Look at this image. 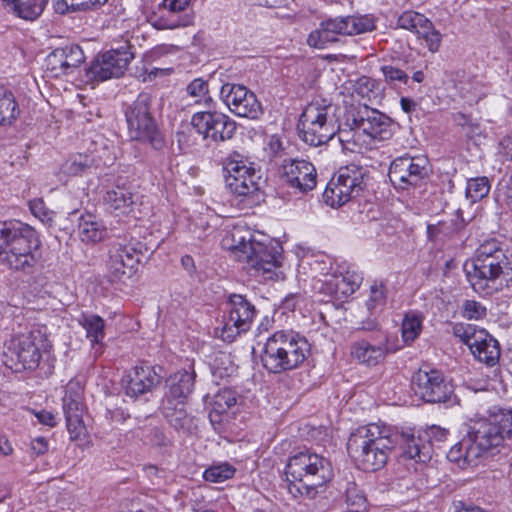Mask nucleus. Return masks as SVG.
<instances>
[{"label":"nucleus","instance_id":"f257e3e1","mask_svg":"<svg viewBox=\"0 0 512 512\" xmlns=\"http://www.w3.org/2000/svg\"><path fill=\"white\" fill-rule=\"evenodd\" d=\"M399 446L400 461L423 464L430 460V446L416 437L413 429L393 430L385 424L370 423L352 432L348 438L347 451L358 468L377 471L383 468Z\"/></svg>","mask_w":512,"mask_h":512},{"label":"nucleus","instance_id":"f03ea898","mask_svg":"<svg viewBox=\"0 0 512 512\" xmlns=\"http://www.w3.org/2000/svg\"><path fill=\"white\" fill-rule=\"evenodd\" d=\"M512 444V410H500L468 425L462 438L451 447L447 458L461 468L474 466L499 447Z\"/></svg>","mask_w":512,"mask_h":512},{"label":"nucleus","instance_id":"7ed1b4c3","mask_svg":"<svg viewBox=\"0 0 512 512\" xmlns=\"http://www.w3.org/2000/svg\"><path fill=\"white\" fill-rule=\"evenodd\" d=\"M224 245L243 269L253 277L277 280L282 272L283 254L280 242L261 231H251L248 226H233Z\"/></svg>","mask_w":512,"mask_h":512},{"label":"nucleus","instance_id":"20e7f679","mask_svg":"<svg viewBox=\"0 0 512 512\" xmlns=\"http://www.w3.org/2000/svg\"><path fill=\"white\" fill-rule=\"evenodd\" d=\"M286 476L296 483H289L288 490L294 496L313 499L322 487L333 477L329 460L311 451L304 450L292 455L286 465Z\"/></svg>","mask_w":512,"mask_h":512},{"label":"nucleus","instance_id":"39448f33","mask_svg":"<svg viewBox=\"0 0 512 512\" xmlns=\"http://www.w3.org/2000/svg\"><path fill=\"white\" fill-rule=\"evenodd\" d=\"M309 351L305 338L293 331L279 330L267 338L261 360L268 372L279 374L299 367Z\"/></svg>","mask_w":512,"mask_h":512},{"label":"nucleus","instance_id":"423d86ee","mask_svg":"<svg viewBox=\"0 0 512 512\" xmlns=\"http://www.w3.org/2000/svg\"><path fill=\"white\" fill-rule=\"evenodd\" d=\"M40 241L32 226H0V263L31 271L38 261Z\"/></svg>","mask_w":512,"mask_h":512},{"label":"nucleus","instance_id":"0eeeda50","mask_svg":"<svg viewBox=\"0 0 512 512\" xmlns=\"http://www.w3.org/2000/svg\"><path fill=\"white\" fill-rule=\"evenodd\" d=\"M154 97L141 92L125 109V118L129 137L132 140L148 143L155 150L163 148L165 141L159 128L156 112L153 108Z\"/></svg>","mask_w":512,"mask_h":512},{"label":"nucleus","instance_id":"6e6552de","mask_svg":"<svg viewBox=\"0 0 512 512\" xmlns=\"http://www.w3.org/2000/svg\"><path fill=\"white\" fill-rule=\"evenodd\" d=\"M49 346L46 333L40 328L19 334L10 340L4 353L6 365L19 372L36 369L42 352L47 351Z\"/></svg>","mask_w":512,"mask_h":512},{"label":"nucleus","instance_id":"1a4fd4ad","mask_svg":"<svg viewBox=\"0 0 512 512\" xmlns=\"http://www.w3.org/2000/svg\"><path fill=\"white\" fill-rule=\"evenodd\" d=\"M300 138L308 145L318 147L334 138L337 123L331 106L311 103L305 107L297 125Z\"/></svg>","mask_w":512,"mask_h":512},{"label":"nucleus","instance_id":"9d476101","mask_svg":"<svg viewBox=\"0 0 512 512\" xmlns=\"http://www.w3.org/2000/svg\"><path fill=\"white\" fill-rule=\"evenodd\" d=\"M223 173L230 193L238 197L258 198L261 177L247 157L233 151L223 161Z\"/></svg>","mask_w":512,"mask_h":512},{"label":"nucleus","instance_id":"9b49d317","mask_svg":"<svg viewBox=\"0 0 512 512\" xmlns=\"http://www.w3.org/2000/svg\"><path fill=\"white\" fill-rule=\"evenodd\" d=\"M509 260L505 253H498L492 257L474 258L473 271L467 272V278L473 290L484 296L492 295L503 288L501 277L506 274Z\"/></svg>","mask_w":512,"mask_h":512},{"label":"nucleus","instance_id":"f8f14e48","mask_svg":"<svg viewBox=\"0 0 512 512\" xmlns=\"http://www.w3.org/2000/svg\"><path fill=\"white\" fill-rule=\"evenodd\" d=\"M412 389L427 403H446L453 406L459 403L453 385L437 369L421 367L412 377Z\"/></svg>","mask_w":512,"mask_h":512},{"label":"nucleus","instance_id":"ddd939ff","mask_svg":"<svg viewBox=\"0 0 512 512\" xmlns=\"http://www.w3.org/2000/svg\"><path fill=\"white\" fill-rule=\"evenodd\" d=\"M431 173L432 169L427 157L405 154L391 162L388 175L396 188L408 189L426 182Z\"/></svg>","mask_w":512,"mask_h":512},{"label":"nucleus","instance_id":"4468645a","mask_svg":"<svg viewBox=\"0 0 512 512\" xmlns=\"http://www.w3.org/2000/svg\"><path fill=\"white\" fill-rule=\"evenodd\" d=\"M346 125L359 129L371 139L385 141L392 137L394 123L390 117L367 105L347 113Z\"/></svg>","mask_w":512,"mask_h":512},{"label":"nucleus","instance_id":"2eb2a0df","mask_svg":"<svg viewBox=\"0 0 512 512\" xmlns=\"http://www.w3.org/2000/svg\"><path fill=\"white\" fill-rule=\"evenodd\" d=\"M455 336L459 337L471 350L472 354L488 366H494L500 358L498 341L484 329L473 325H456Z\"/></svg>","mask_w":512,"mask_h":512},{"label":"nucleus","instance_id":"dca6fc26","mask_svg":"<svg viewBox=\"0 0 512 512\" xmlns=\"http://www.w3.org/2000/svg\"><path fill=\"white\" fill-rule=\"evenodd\" d=\"M220 98L239 117L258 119L263 112L256 95L242 84L224 83L220 89Z\"/></svg>","mask_w":512,"mask_h":512},{"label":"nucleus","instance_id":"f3484780","mask_svg":"<svg viewBox=\"0 0 512 512\" xmlns=\"http://www.w3.org/2000/svg\"><path fill=\"white\" fill-rule=\"evenodd\" d=\"M134 58L130 46L111 49L100 55L88 68L87 77L91 80L105 81L122 76Z\"/></svg>","mask_w":512,"mask_h":512},{"label":"nucleus","instance_id":"a211bd4d","mask_svg":"<svg viewBox=\"0 0 512 512\" xmlns=\"http://www.w3.org/2000/svg\"><path fill=\"white\" fill-rule=\"evenodd\" d=\"M229 315L222 328L221 337L233 341L241 333L247 332L256 315L255 306L241 294L229 296Z\"/></svg>","mask_w":512,"mask_h":512},{"label":"nucleus","instance_id":"6ab92c4d","mask_svg":"<svg viewBox=\"0 0 512 512\" xmlns=\"http://www.w3.org/2000/svg\"><path fill=\"white\" fill-rule=\"evenodd\" d=\"M191 124L204 139L214 142L229 140L236 131V123L229 116L216 111L195 113Z\"/></svg>","mask_w":512,"mask_h":512},{"label":"nucleus","instance_id":"aec40b11","mask_svg":"<svg viewBox=\"0 0 512 512\" xmlns=\"http://www.w3.org/2000/svg\"><path fill=\"white\" fill-rule=\"evenodd\" d=\"M140 254L132 245H115L109 252L110 281L125 282L137 271Z\"/></svg>","mask_w":512,"mask_h":512},{"label":"nucleus","instance_id":"412c9836","mask_svg":"<svg viewBox=\"0 0 512 512\" xmlns=\"http://www.w3.org/2000/svg\"><path fill=\"white\" fill-rule=\"evenodd\" d=\"M84 61L82 48L77 44H69L49 53L45 59V67L53 77H60L74 73Z\"/></svg>","mask_w":512,"mask_h":512},{"label":"nucleus","instance_id":"4be33fe9","mask_svg":"<svg viewBox=\"0 0 512 512\" xmlns=\"http://www.w3.org/2000/svg\"><path fill=\"white\" fill-rule=\"evenodd\" d=\"M389 352L388 335L381 331L359 339L351 345L352 357L367 366L378 365Z\"/></svg>","mask_w":512,"mask_h":512},{"label":"nucleus","instance_id":"5701e85b","mask_svg":"<svg viewBox=\"0 0 512 512\" xmlns=\"http://www.w3.org/2000/svg\"><path fill=\"white\" fill-rule=\"evenodd\" d=\"M161 381V376L154 367L148 365L136 366L124 380L125 394L131 398L152 391Z\"/></svg>","mask_w":512,"mask_h":512},{"label":"nucleus","instance_id":"b1692460","mask_svg":"<svg viewBox=\"0 0 512 512\" xmlns=\"http://www.w3.org/2000/svg\"><path fill=\"white\" fill-rule=\"evenodd\" d=\"M287 182L301 192H307L316 187L317 173L312 163L306 160L293 159L283 165Z\"/></svg>","mask_w":512,"mask_h":512},{"label":"nucleus","instance_id":"393cba45","mask_svg":"<svg viewBox=\"0 0 512 512\" xmlns=\"http://www.w3.org/2000/svg\"><path fill=\"white\" fill-rule=\"evenodd\" d=\"M366 175L363 169L356 165H349L340 168L336 177L332 181L347 194L350 200L360 195L366 187Z\"/></svg>","mask_w":512,"mask_h":512},{"label":"nucleus","instance_id":"a878e982","mask_svg":"<svg viewBox=\"0 0 512 512\" xmlns=\"http://www.w3.org/2000/svg\"><path fill=\"white\" fill-rule=\"evenodd\" d=\"M377 18L372 14L348 15L336 17L335 22L330 23L332 29H338L342 35H358L372 32L376 29Z\"/></svg>","mask_w":512,"mask_h":512},{"label":"nucleus","instance_id":"bb28decb","mask_svg":"<svg viewBox=\"0 0 512 512\" xmlns=\"http://www.w3.org/2000/svg\"><path fill=\"white\" fill-rule=\"evenodd\" d=\"M194 372L185 370L177 371L169 376L166 380L167 392L163 400L186 402L187 398L193 391L194 387Z\"/></svg>","mask_w":512,"mask_h":512},{"label":"nucleus","instance_id":"cd10ccee","mask_svg":"<svg viewBox=\"0 0 512 512\" xmlns=\"http://www.w3.org/2000/svg\"><path fill=\"white\" fill-rule=\"evenodd\" d=\"M162 413L177 430H189L192 426L193 418L187 413L185 402L163 400Z\"/></svg>","mask_w":512,"mask_h":512},{"label":"nucleus","instance_id":"c85d7f7f","mask_svg":"<svg viewBox=\"0 0 512 512\" xmlns=\"http://www.w3.org/2000/svg\"><path fill=\"white\" fill-rule=\"evenodd\" d=\"M237 403L236 393L231 389H222L216 393L210 403L209 418L212 423H220L222 416Z\"/></svg>","mask_w":512,"mask_h":512},{"label":"nucleus","instance_id":"c756f323","mask_svg":"<svg viewBox=\"0 0 512 512\" xmlns=\"http://www.w3.org/2000/svg\"><path fill=\"white\" fill-rule=\"evenodd\" d=\"M105 203L110 209L117 212V215L129 213L134 204V194L129 188L117 186L115 189L107 191Z\"/></svg>","mask_w":512,"mask_h":512},{"label":"nucleus","instance_id":"7c9ffc66","mask_svg":"<svg viewBox=\"0 0 512 512\" xmlns=\"http://www.w3.org/2000/svg\"><path fill=\"white\" fill-rule=\"evenodd\" d=\"M79 324L85 329L92 345L99 344L105 337V321L96 314H82Z\"/></svg>","mask_w":512,"mask_h":512},{"label":"nucleus","instance_id":"2f4dec72","mask_svg":"<svg viewBox=\"0 0 512 512\" xmlns=\"http://www.w3.org/2000/svg\"><path fill=\"white\" fill-rule=\"evenodd\" d=\"M335 22V18L328 19L321 23L319 30L313 31L309 34L307 43L311 47L323 49L327 44L337 40L336 35H341L338 29H332L330 23Z\"/></svg>","mask_w":512,"mask_h":512},{"label":"nucleus","instance_id":"473e14b6","mask_svg":"<svg viewBox=\"0 0 512 512\" xmlns=\"http://www.w3.org/2000/svg\"><path fill=\"white\" fill-rule=\"evenodd\" d=\"M15 13L25 20H35L43 12L48 0H11Z\"/></svg>","mask_w":512,"mask_h":512},{"label":"nucleus","instance_id":"72a5a7b5","mask_svg":"<svg viewBox=\"0 0 512 512\" xmlns=\"http://www.w3.org/2000/svg\"><path fill=\"white\" fill-rule=\"evenodd\" d=\"M19 113L17 102L11 91L0 86V125L10 124Z\"/></svg>","mask_w":512,"mask_h":512},{"label":"nucleus","instance_id":"f704fd0d","mask_svg":"<svg viewBox=\"0 0 512 512\" xmlns=\"http://www.w3.org/2000/svg\"><path fill=\"white\" fill-rule=\"evenodd\" d=\"M63 412L65 416L83 414L82 397L77 382H70L67 385L63 397Z\"/></svg>","mask_w":512,"mask_h":512},{"label":"nucleus","instance_id":"c9c22d12","mask_svg":"<svg viewBox=\"0 0 512 512\" xmlns=\"http://www.w3.org/2000/svg\"><path fill=\"white\" fill-rule=\"evenodd\" d=\"M187 94L193 99L195 104L211 107L213 102L209 95V84L203 78H195L186 87Z\"/></svg>","mask_w":512,"mask_h":512},{"label":"nucleus","instance_id":"e433bc0d","mask_svg":"<svg viewBox=\"0 0 512 512\" xmlns=\"http://www.w3.org/2000/svg\"><path fill=\"white\" fill-rule=\"evenodd\" d=\"M423 317L420 314L409 312L402 322V338L404 342H413L422 331Z\"/></svg>","mask_w":512,"mask_h":512},{"label":"nucleus","instance_id":"4c0bfd02","mask_svg":"<svg viewBox=\"0 0 512 512\" xmlns=\"http://www.w3.org/2000/svg\"><path fill=\"white\" fill-rule=\"evenodd\" d=\"M490 191L489 179L485 176L468 179L466 197L472 203L482 200Z\"/></svg>","mask_w":512,"mask_h":512},{"label":"nucleus","instance_id":"58836bf2","mask_svg":"<svg viewBox=\"0 0 512 512\" xmlns=\"http://www.w3.org/2000/svg\"><path fill=\"white\" fill-rule=\"evenodd\" d=\"M235 468L228 463H220L212 465L207 468L203 473V478L212 483H221L230 478L235 474Z\"/></svg>","mask_w":512,"mask_h":512},{"label":"nucleus","instance_id":"ea45409f","mask_svg":"<svg viewBox=\"0 0 512 512\" xmlns=\"http://www.w3.org/2000/svg\"><path fill=\"white\" fill-rule=\"evenodd\" d=\"M193 15L185 14L183 16H176L171 13L169 16H161L153 23L154 27L159 30L176 29L179 27H187L193 23Z\"/></svg>","mask_w":512,"mask_h":512},{"label":"nucleus","instance_id":"a19ab883","mask_svg":"<svg viewBox=\"0 0 512 512\" xmlns=\"http://www.w3.org/2000/svg\"><path fill=\"white\" fill-rule=\"evenodd\" d=\"M91 159L87 155L78 154L62 165V171L69 176L82 175L90 168Z\"/></svg>","mask_w":512,"mask_h":512},{"label":"nucleus","instance_id":"79ce46f5","mask_svg":"<svg viewBox=\"0 0 512 512\" xmlns=\"http://www.w3.org/2000/svg\"><path fill=\"white\" fill-rule=\"evenodd\" d=\"M71 233H76L82 242L95 244L106 236L105 226H77Z\"/></svg>","mask_w":512,"mask_h":512},{"label":"nucleus","instance_id":"37998d69","mask_svg":"<svg viewBox=\"0 0 512 512\" xmlns=\"http://www.w3.org/2000/svg\"><path fill=\"white\" fill-rule=\"evenodd\" d=\"M345 127H340L337 125L336 134L338 136V140L342 145V148L349 151H354L358 146V137L361 130L354 129L350 126L344 124Z\"/></svg>","mask_w":512,"mask_h":512},{"label":"nucleus","instance_id":"c03bdc74","mask_svg":"<svg viewBox=\"0 0 512 512\" xmlns=\"http://www.w3.org/2000/svg\"><path fill=\"white\" fill-rule=\"evenodd\" d=\"M425 18L421 13L412 10L404 11L397 19V27L415 33L417 28L425 23Z\"/></svg>","mask_w":512,"mask_h":512},{"label":"nucleus","instance_id":"a18cd8bd","mask_svg":"<svg viewBox=\"0 0 512 512\" xmlns=\"http://www.w3.org/2000/svg\"><path fill=\"white\" fill-rule=\"evenodd\" d=\"M323 200L327 205H330L331 207H339L349 201L347 194L343 193V191L337 187L332 179L324 190Z\"/></svg>","mask_w":512,"mask_h":512},{"label":"nucleus","instance_id":"49530a36","mask_svg":"<svg viewBox=\"0 0 512 512\" xmlns=\"http://www.w3.org/2000/svg\"><path fill=\"white\" fill-rule=\"evenodd\" d=\"M362 277L359 274L347 272L340 278H336V291L348 295L354 293L360 286Z\"/></svg>","mask_w":512,"mask_h":512},{"label":"nucleus","instance_id":"de8ad7c7","mask_svg":"<svg viewBox=\"0 0 512 512\" xmlns=\"http://www.w3.org/2000/svg\"><path fill=\"white\" fill-rule=\"evenodd\" d=\"M67 430L71 439H80L85 433V425L82 419V414H73L65 416Z\"/></svg>","mask_w":512,"mask_h":512},{"label":"nucleus","instance_id":"09e8293b","mask_svg":"<svg viewBox=\"0 0 512 512\" xmlns=\"http://www.w3.org/2000/svg\"><path fill=\"white\" fill-rule=\"evenodd\" d=\"M386 299V289L382 282H374L370 286V297L367 300V307L369 310L383 305Z\"/></svg>","mask_w":512,"mask_h":512},{"label":"nucleus","instance_id":"8fccbe9b","mask_svg":"<svg viewBox=\"0 0 512 512\" xmlns=\"http://www.w3.org/2000/svg\"><path fill=\"white\" fill-rule=\"evenodd\" d=\"M462 315L470 320H479L486 316V308L475 300H467L463 304Z\"/></svg>","mask_w":512,"mask_h":512},{"label":"nucleus","instance_id":"3c124183","mask_svg":"<svg viewBox=\"0 0 512 512\" xmlns=\"http://www.w3.org/2000/svg\"><path fill=\"white\" fill-rule=\"evenodd\" d=\"M29 208L31 213L36 219L42 223L53 221V211H50L43 202L42 199H34L29 202Z\"/></svg>","mask_w":512,"mask_h":512},{"label":"nucleus","instance_id":"603ef678","mask_svg":"<svg viewBox=\"0 0 512 512\" xmlns=\"http://www.w3.org/2000/svg\"><path fill=\"white\" fill-rule=\"evenodd\" d=\"M505 253L495 239L485 240L477 248L475 258L492 257L495 254Z\"/></svg>","mask_w":512,"mask_h":512},{"label":"nucleus","instance_id":"864d4df0","mask_svg":"<svg viewBox=\"0 0 512 512\" xmlns=\"http://www.w3.org/2000/svg\"><path fill=\"white\" fill-rule=\"evenodd\" d=\"M381 71L385 77V80L391 83L398 81L406 84L409 79L408 75L403 70L391 65L382 66Z\"/></svg>","mask_w":512,"mask_h":512},{"label":"nucleus","instance_id":"5fc2aeb1","mask_svg":"<svg viewBox=\"0 0 512 512\" xmlns=\"http://www.w3.org/2000/svg\"><path fill=\"white\" fill-rule=\"evenodd\" d=\"M449 431L445 428L439 426H432L426 431V436L428 437V442L421 437V435H417L416 437H420L424 444L430 446V454L432 453V448L430 442H443L447 439Z\"/></svg>","mask_w":512,"mask_h":512},{"label":"nucleus","instance_id":"6e6d98bb","mask_svg":"<svg viewBox=\"0 0 512 512\" xmlns=\"http://www.w3.org/2000/svg\"><path fill=\"white\" fill-rule=\"evenodd\" d=\"M108 0H70L74 10L88 11L98 8L105 4Z\"/></svg>","mask_w":512,"mask_h":512},{"label":"nucleus","instance_id":"4d7b16f0","mask_svg":"<svg viewBox=\"0 0 512 512\" xmlns=\"http://www.w3.org/2000/svg\"><path fill=\"white\" fill-rule=\"evenodd\" d=\"M424 41L428 50L435 53L441 46L442 35L438 30L434 29Z\"/></svg>","mask_w":512,"mask_h":512},{"label":"nucleus","instance_id":"13d9d810","mask_svg":"<svg viewBox=\"0 0 512 512\" xmlns=\"http://www.w3.org/2000/svg\"><path fill=\"white\" fill-rule=\"evenodd\" d=\"M30 449L37 456L43 455L49 449L48 440L45 437H36L31 440Z\"/></svg>","mask_w":512,"mask_h":512},{"label":"nucleus","instance_id":"bf43d9fd","mask_svg":"<svg viewBox=\"0 0 512 512\" xmlns=\"http://www.w3.org/2000/svg\"><path fill=\"white\" fill-rule=\"evenodd\" d=\"M190 3V0H164L163 5L170 13L184 11Z\"/></svg>","mask_w":512,"mask_h":512},{"label":"nucleus","instance_id":"052dcab7","mask_svg":"<svg viewBox=\"0 0 512 512\" xmlns=\"http://www.w3.org/2000/svg\"><path fill=\"white\" fill-rule=\"evenodd\" d=\"M35 417L41 424L47 425L49 427H54L57 424L55 415L50 411L41 410L35 412Z\"/></svg>","mask_w":512,"mask_h":512},{"label":"nucleus","instance_id":"680f3d73","mask_svg":"<svg viewBox=\"0 0 512 512\" xmlns=\"http://www.w3.org/2000/svg\"><path fill=\"white\" fill-rule=\"evenodd\" d=\"M106 417L110 418L112 422L116 423H123L125 422L130 416L127 412H125L121 408H115L113 410L108 409L106 412Z\"/></svg>","mask_w":512,"mask_h":512},{"label":"nucleus","instance_id":"e2e57ef3","mask_svg":"<svg viewBox=\"0 0 512 512\" xmlns=\"http://www.w3.org/2000/svg\"><path fill=\"white\" fill-rule=\"evenodd\" d=\"M435 27L433 23L426 17L425 23H422L419 28H417L415 34L418 35L419 38L425 40L429 34L434 31Z\"/></svg>","mask_w":512,"mask_h":512},{"label":"nucleus","instance_id":"0e129e2a","mask_svg":"<svg viewBox=\"0 0 512 512\" xmlns=\"http://www.w3.org/2000/svg\"><path fill=\"white\" fill-rule=\"evenodd\" d=\"M254 1L260 6L276 8V7L288 6L291 0H254Z\"/></svg>","mask_w":512,"mask_h":512},{"label":"nucleus","instance_id":"69168bd1","mask_svg":"<svg viewBox=\"0 0 512 512\" xmlns=\"http://www.w3.org/2000/svg\"><path fill=\"white\" fill-rule=\"evenodd\" d=\"M54 9L59 14H65L69 11H75L70 3V0H57L54 4Z\"/></svg>","mask_w":512,"mask_h":512},{"label":"nucleus","instance_id":"338daca9","mask_svg":"<svg viewBox=\"0 0 512 512\" xmlns=\"http://www.w3.org/2000/svg\"><path fill=\"white\" fill-rule=\"evenodd\" d=\"M181 265L183 269L186 270L190 275L196 272L194 259L190 255H184L181 258Z\"/></svg>","mask_w":512,"mask_h":512},{"label":"nucleus","instance_id":"774afa93","mask_svg":"<svg viewBox=\"0 0 512 512\" xmlns=\"http://www.w3.org/2000/svg\"><path fill=\"white\" fill-rule=\"evenodd\" d=\"M374 84L373 81L367 77H363L358 81V93L364 95L365 92H369L372 90Z\"/></svg>","mask_w":512,"mask_h":512}]
</instances>
